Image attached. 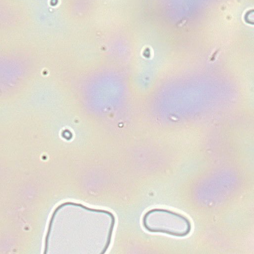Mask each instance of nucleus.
I'll use <instances>...</instances> for the list:
<instances>
[{"label":"nucleus","instance_id":"nucleus-3","mask_svg":"<svg viewBox=\"0 0 254 254\" xmlns=\"http://www.w3.org/2000/svg\"><path fill=\"white\" fill-rule=\"evenodd\" d=\"M58 2L57 0H51V4L53 5H55L57 4V2Z\"/></svg>","mask_w":254,"mask_h":254},{"label":"nucleus","instance_id":"nucleus-2","mask_svg":"<svg viewBox=\"0 0 254 254\" xmlns=\"http://www.w3.org/2000/svg\"><path fill=\"white\" fill-rule=\"evenodd\" d=\"M63 136L66 139H69L71 137V134L68 131H64V133H63Z\"/></svg>","mask_w":254,"mask_h":254},{"label":"nucleus","instance_id":"nucleus-4","mask_svg":"<svg viewBox=\"0 0 254 254\" xmlns=\"http://www.w3.org/2000/svg\"><path fill=\"white\" fill-rule=\"evenodd\" d=\"M144 55L147 57H148V51H146L145 53H144Z\"/></svg>","mask_w":254,"mask_h":254},{"label":"nucleus","instance_id":"nucleus-1","mask_svg":"<svg viewBox=\"0 0 254 254\" xmlns=\"http://www.w3.org/2000/svg\"><path fill=\"white\" fill-rule=\"evenodd\" d=\"M246 20L251 24H254V11H250L247 14Z\"/></svg>","mask_w":254,"mask_h":254}]
</instances>
